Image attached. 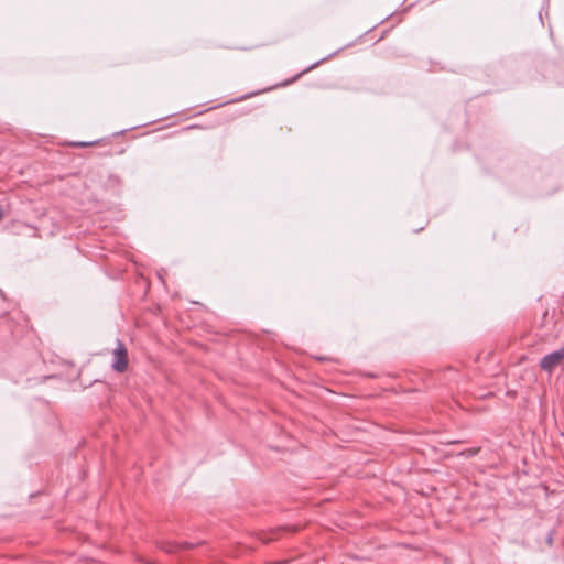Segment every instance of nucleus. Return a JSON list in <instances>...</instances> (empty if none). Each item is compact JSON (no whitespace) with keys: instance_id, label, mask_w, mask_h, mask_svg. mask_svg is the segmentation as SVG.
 Listing matches in <instances>:
<instances>
[{"instance_id":"obj_1","label":"nucleus","mask_w":564,"mask_h":564,"mask_svg":"<svg viewBox=\"0 0 564 564\" xmlns=\"http://www.w3.org/2000/svg\"><path fill=\"white\" fill-rule=\"evenodd\" d=\"M129 368V354L126 345L117 339L116 347L112 351L111 369L118 373H123Z\"/></svg>"},{"instance_id":"obj_2","label":"nucleus","mask_w":564,"mask_h":564,"mask_svg":"<svg viewBox=\"0 0 564 564\" xmlns=\"http://www.w3.org/2000/svg\"><path fill=\"white\" fill-rule=\"evenodd\" d=\"M564 361V346L558 350L545 355L541 361L540 367L542 370L552 373L554 369Z\"/></svg>"},{"instance_id":"obj_3","label":"nucleus","mask_w":564,"mask_h":564,"mask_svg":"<svg viewBox=\"0 0 564 564\" xmlns=\"http://www.w3.org/2000/svg\"><path fill=\"white\" fill-rule=\"evenodd\" d=\"M158 546L162 551H164L166 553H170V554L177 553V552H180L182 550L194 547L193 544L187 543V542L181 544V543H176V542H173V541H161V542L158 543Z\"/></svg>"},{"instance_id":"obj_4","label":"nucleus","mask_w":564,"mask_h":564,"mask_svg":"<svg viewBox=\"0 0 564 564\" xmlns=\"http://www.w3.org/2000/svg\"><path fill=\"white\" fill-rule=\"evenodd\" d=\"M312 68H313V66H312V67H308V68H306V69H304V70H302L301 73L296 74V75H295V76H293L292 78H290V79H288V80H285V82L281 83V84H279L278 86H279V87H284V86H288V85H290V84H292V83L296 82V80H297V79H299L303 74L307 73V72H308V70H311Z\"/></svg>"},{"instance_id":"obj_5","label":"nucleus","mask_w":564,"mask_h":564,"mask_svg":"<svg viewBox=\"0 0 564 564\" xmlns=\"http://www.w3.org/2000/svg\"><path fill=\"white\" fill-rule=\"evenodd\" d=\"M100 141H90V142H74L73 145L76 148H85L99 144Z\"/></svg>"},{"instance_id":"obj_6","label":"nucleus","mask_w":564,"mask_h":564,"mask_svg":"<svg viewBox=\"0 0 564 564\" xmlns=\"http://www.w3.org/2000/svg\"><path fill=\"white\" fill-rule=\"evenodd\" d=\"M480 448H471V449H468V455L470 456H475L479 453Z\"/></svg>"},{"instance_id":"obj_7","label":"nucleus","mask_w":564,"mask_h":564,"mask_svg":"<svg viewBox=\"0 0 564 564\" xmlns=\"http://www.w3.org/2000/svg\"><path fill=\"white\" fill-rule=\"evenodd\" d=\"M257 94H258V93H250V94H248V95H246V96H243V97H240V98H238V99H235V101L243 100V99L249 98V97H252V96H254V95H257Z\"/></svg>"}]
</instances>
